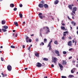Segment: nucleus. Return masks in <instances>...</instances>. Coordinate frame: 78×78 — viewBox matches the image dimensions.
Masks as SVG:
<instances>
[{
    "mask_svg": "<svg viewBox=\"0 0 78 78\" xmlns=\"http://www.w3.org/2000/svg\"><path fill=\"white\" fill-rule=\"evenodd\" d=\"M30 36H34V34H32V35H31Z\"/></svg>",
    "mask_w": 78,
    "mask_h": 78,
    "instance_id": "obj_61",
    "label": "nucleus"
},
{
    "mask_svg": "<svg viewBox=\"0 0 78 78\" xmlns=\"http://www.w3.org/2000/svg\"><path fill=\"white\" fill-rule=\"evenodd\" d=\"M61 28L62 30H66V29L65 28V27L62 26L61 27Z\"/></svg>",
    "mask_w": 78,
    "mask_h": 78,
    "instance_id": "obj_22",
    "label": "nucleus"
},
{
    "mask_svg": "<svg viewBox=\"0 0 78 78\" xmlns=\"http://www.w3.org/2000/svg\"><path fill=\"white\" fill-rule=\"evenodd\" d=\"M61 77L62 78H66V76H62Z\"/></svg>",
    "mask_w": 78,
    "mask_h": 78,
    "instance_id": "obj_41",
    "label": "nucleus"
},
{
    "mask_svg": "<svg viewBox=\"0 0 78 78\" xmlns=\"http://www.w3.org/2000/svg\"><path fill=\"white\" fill-rule=\"evenodd\" d=\"M72 56H71L70 57H69V59H72Z\"/></svg>",
    "mask_w": 78,
    "mask_h": 78,
    "instance_id": "obj_49",
    "label": "nucleus"
},
{
    "mask_svg": "<svg viewBox=\"0 0 78 78\" xmlns=\"http://www.w3.org/2000/svg\"><path fill=\"white\" fill-rule=\"evenodd\" d=\"M47 40L46 39V38H45L44 39V43H46L47 42Z\"/></svg>",
    "mask_w": 78,
    "mask_h": 78,
    "instance_id": "obj_31",
    "label": "nucleus"
},
{
    "mask_svg": "<svg viewBox=\"0 0 78 78\" xmlns=\"http://www.w3.org/2000/svg\"><path fill=\"white\" fill-rule=\"evenodd\" d=\"M19 16L20 18H22V17H23V15H22V14H19Z\"/></svg>",
    "mask_w": 78,
    "mask_h": 78,
    "instance_id": "obj_27",
    "label": "nucleus"
},
{
    "mask_svg": "<svg viewBox=\"0 0 78 78\" xmlns=\"http://www.w3.org/2000/svg\"><path fill=\"white\" fill-rule=\"evenodd\" d=\"M42 13H40L38 14L39 17H40L41 19H43V18H45V16H42Z\"/></svg>",
    "mask_w": 78,
    "mask_h": 78,
    "instance_id": "obj_1",
    "label": "nucleus"
},
{
    "mask_svg": "<svg viewBox=\"0 0 78 78\" xmlns=\"http://www.w3.org/2000/svg\"><path fill=\"white\" fill-rule=\"evenodd\" d=\"M75 70H76V68H74L72 69L74 72L75 71Z\"/></svg>",
    "mask_w": 78,
    "mask_h": 78,
    "instance_id": "obj_36",
    "label": "nucleus"
},
{
    "mask_svg": "<svg viewBox=\"0 0 78 78\" xmlns=\"http://www.w3.org/2000/svg\"><path fill=\"white\" fill-rule=\"evenodd\" d=\"M63 53L64 55H66V54H67V52L66 51H63Z\"/></svg>",
    "mask_w": 78,
    "mask_h": 78,
    "instance_id": "obj_32",
    "label": "nucleus"
},
{
    "mask_svg": "<svg viewBox=\"0 0 78 78\" xmlns=\"http://www.w3.org/2000/svg\"><path fill=\"white\" fill-rule=\"evenodd\" d=\"M51 67H54V65H53V64L51 65Z\"/></svg>",
    "mask_w": 78,
    "mask_h": 78,
    "instance_id": "obj_48",
    "label": "nucleus"
},
{
    "mask_svg": "<svg viewBox=\"0 0 78 78\" xmlns=\"http://www.w3.org/2000/svg\"><path fill=\"white\" fill-rule=\"evenodd\" d=\"M31 48V47L30 46L28 48V50H30V49Z\"/></svg>",
    "mask_w": 78,
    "mask_h": 78,
    "instance_id": "obj_51",
    "label": "nucleus"
},
{
    "mask_svg": "<svg viewBox=\"0 0 78 78\" xmlns=\"http://www.w3.org/2000/svg\"><path fill=\"white\" fill-rule=\"evenodd\" d=\"M38 6L39 7V8H42L44 7V5L42 4H40L38 5Z\"/></svg>",
    "mask_w": 78,
    "mask_h": 78,
    "instance_id": "obj_9",
    "label": "nucleus"
},
{
    "mask_svg": "<svg viewBox=\"0 0 78 78\" xmlns=\"http://www.w3.org/2000/svg\"><path fill=\"white\" fill-rule=\"evenodd\" d=\"M10 7L11 8H13L14 7V4H11L10 5Z\"/></svg>",
    "mask_w": 78,
    "mask_h": 78,
    "instance_id": "obj_16",
    "label": "nucleus"
},
{
    "mask_svg": "<svg viewBox=\"0 0 78 78\" xmlns=\"http://www.w3.org/2000/svg\"><path fill=\"white\" fill-rule=\"evenodd\" d=\"M25 45H23V48H25Z\"/></svg>",
    "mask_w": 78,
    "mask_h": 78,
    "instance_id": "obj_47",
    "label": "nucleus"
},
{
    "mask_svg": "<svg viewBox=\"0 0 78 78\" xmlns=\"http://www.w3.org/2000/svg\"><path fill=\"white\" fill-rule=\"evenodd\" d=\"M68 45L70 47H71V46L72 45V41H70L68 42Z\"/></svg>",
    "mask_w": 78,
    "mask_h": 78,
    "instance_id": "obj_7",
    "label": "nucleus"
},
{
    "mask_svg": "<svg viewBox=\"0 0 78 78\" xmlns=\"http://www.w3.org/2000/svg\"><path fill=\"white\" fill-rule=\"evenodd\" d=\"M13 11H17V8H15L13 9Z\"/></svg>",
    "mask_w": 78,
    "mask_h": 78,
    "instance_id": "obj_35",
    "label": "nucleus"
},
{
    "mask_svg": "<svg viewBox=\"0 0 78 78\" xmlns=\"http://www.w3.org/2000/svg\"><path fill=\"white\" fill-rule=\"evenodd\" d=\"M40 35L41 37H42V34L41 33V32H40Z\"/></svg>",
    "mask_w": 78,
    "mask_h": 78,
    "instance_id": "obj_52",
    "label": "nucleus"
},
{
    "mask_svg": "<svg viewBox=\"0 0 78 78\" xmlns=\"http://www.w3.org/2000/svg\"><path fill=\"white\" fill-rule=\"evenodd\" d=\"M52 42H53V40H52V39H51V40L50 41V42L49 43V44L48 45V47L51 46V43Z\"/></svg>",
    "mask_w": 78,
    "mask_h": 78,
    "instance_id": "obj_8",
    "label": "nucleus"
},
{
    "mask_svg": "<svg viewBox=\"0 0 78 78\" xmlns=\"http://www.w3.org/2000/svg\"><path fill=\"white\" fill-rule=\"evenodd\" d=\"M59 3V1L58 0H56L54 2V5H57Z\"/></svg>",
    "mask_w": 78,
    "mask_h": 78,
    "instance_id": "obj_10",
    "label": "nucleus"
},
{
    "mask_svg": "<svg viewBox=\"0 0 78 78\" xmlns=\"http://www.w3.org/2000/svg\"><path fill=\"white\" fill-rule=\"evenodd\" d=\"M7 69L10 72L11 71V70H12V67H11V65H8L7 66Z\"/></svg>",
    "mask_w": 78,
    "mask_h": 78,
    "instance_id": "obj_2",
    "label": "nucleus"
},
{
    "mask_svg": "<svg viewBox=\"0 0 78 78\" xmlns=\"http://www.w3.org/2000/svg\"><path fill=\"white\" fill-rule=\"evenodd\" d=\"M1 75H2V76L3 77H5V76H7V74H3V73H1Z\"/></svg>",
    "mask_w": 78,
    "mask_h": 78,
    "instance_id": "obj_15",
    "label": "nucleus"
},
{
    "mask_svg": "<svg viewBox=\"0 0 78 78\" xmlns=\"http://www.w3.org/2000/svg\"><path fill=\"white\" fill-rule=\"evenodd\" d=\"M71 15L72 16H75V15H74V14H73V13H71Z\"/></svg>",
    "mask_w": 78,
    "mask_h": 78,
    "instance_id": "obj_46",
    "label": "nucleus"
},
{
    "mask_svg": "<svg viewBox=\"0 0 78 78\" xmlns=\"http://www.w3.org/2000/svg\"><path fill=\"white\" fill-rule=\"evenodd\" d=\"M62 40H64L65 39H64V36H63L62 38Z\"/></svg>",
    "mask_w": 78,
    "mask_h": 78,
    "instance_id": "obj_43",
    "label": "nucleus"
},
{
    "mask_svg": "<svg viewBox=\"0 0 78 78\" xmlns=\"http://www.w3.org/2000/svg\"><path fill=\"white\" fill-rule=\"evenodd\" d=\"M46 28L48 30L46 32V34H48V33H50V29H49V28L48 27H46Z\"/></svg>",
    "mask_w": 78,
    "mask_h": 78,
    "instance_id": "obj_11",
    "label": "nucleus"
},
{
    "mask_svg": "<svg viewBox=\"0 0 78 78\" xmlns=\"http://www.w3.org/2000/svg\"><path fill=\"white\" fill-rule=\"evenodd\" d=\"M49 47V50H51V46H50V47Z\"/></svg>",
    "mask_w": 78,
    "mask_h": 78,
    "instance_id": "obj_37",
    "label": "nucleus"
},
{
    "mask_svg": "<svg viewBox=\"0 0 78 78\" xmlns=\"http://www.w3.org/2000/svg\"><path fill=\"white\" fill-rule=\"evenodd\" d=\"M44 78H48V77H47V76H44Z\"/></svg>",
    "mask_w": 78,
    "mask_h": 78,
    "instance_id": "obj_64",
    "label": "nucleus"
},
{
    "mask_svg": "<svg viewBox=\"0 0 78 78\" xmlns=\"http://www.w3.org/2000/svg\"><path fill=\"white\" fill-rule=\"evenodd\" d=\"M55 53L56 54H57V56H60V55L59 54V51L56 50L55 51Z\"/></svg>",
    "mask_w": 78,
    "mask_h": 78,
    "instance_id": "obj_6",
    "label": "nucleus"
},
{
    "mask_svg": "<svg viewBox=\"0 0 78 78\" xmlns=\"http://www.w3.org/2000/svg\"><path fill=\"white\" fill-rule=\"evenodd\" d=\"M19 6H20V8H22V7L23 5H22V4H20Z\"/></svg>",
    "mask_w": 78,
    "mask_h": 78,
    "instance_id": "obj_34",
    "label": "nucleus"
},
{
    "mask_svg": "<svg viewBox=\"0 0 78 78\" xmlns=\"http://www.w3.org/2000/svg\"><path fill=\"white\" fill-rule=\"evenodd\" d=\"M68 7L70 9L72 10V5H69Z\"/></svg>",
    "mask_w": 78,
    "mask_h": 78,
    "instance_id": "obj_21",
    "label": "nucleus"
},
{
    "mask_svg": "<svg viewBox=\"0 0 78 78\" xmlns=\"http://www.w3.org/2000/svg\"><path fill=\"white\" fill-rule=\"evenodd\" d=\"M23 24H25V22H23Z\"/></svg>",
    "mask_w": 78,
    "mask_h": 78,
    "instance_id": "obj_62",
    "label": "nucleus"
},
{
    "mask_svg": "<svg viewBox=\"0 0 78 78\" xmlns=\"http://www.w3.org/2000/svg\"><path fill=\"white\" fill-rule=\"evenodd\" d=\"M71 23L72 24H73V25H74V26H75L76 25V23H74L73 21H72Z\"/></svg>",
    "mask_w": 78,
    "mask_h": 78,
    "instance_id": "obj_28",
    "label": "nucleus"
},
{
    "mask_svg": "<svg viewBox=\"0 0 78 78\" xmlns=\"http://www.w3.org/2000/svg\"><path fill=\"white\" fill-rule=\"evenodd\" d=\"M68 33V32L66 31V32H64L63 33H65V34H66V33Z\"/></svg>",
    "mask_w": 78,
    "mask_h": 78,
    "instance_id": "obj_55",
    "label": "nucleus"
},
{
    "mask_svg": "<svg viewBox=\"0 0 78 78\" xmlns=\"http://www.w3.org/2000/svg\"><path fill=\"white\" fill-rule=\"evenodd\" d=\"M69 39H72V37H69Z\"/></svg>",
    "mask_w": 78,
    "mask_h": 78,
    "instance_id": "obj_57",
    "label": "nucleus"
},
{
    "mask_svg": "<svg viewBox=\"0 0 78 78\" xmlns=\"http://www.w3.org/2000/svg\"><path fill=\"white\" fill-rule=\"evenodd\" d=\"M74 78V76L73 75H69L68 76V78Z\"/></svg>",
    "mask_w": 78,
    "mask_h": 78,
    "instance_id": "obj_19",
    "label": "nucleus"
},
{
    "mask_svg": "<svg viewBox=\"0 0 78 78\" xmlns=\"http://www.w3.org/2000/svg\"><path fill=\"white\" fill-rule=\"evenodd\" d=\"M61 24L62 26H64L65 25V23H62Z\"/></svg>",
    "mask_w": 78,
    "mask_h": 78,
    "instance_id": "obj_42",
    "label": "nucleus"
},
{
    "mask_svg": "<svg viewBox=\"0 0 78 78\" xmlns=\"http://www.w3.org/2000/svg\"><path fill=\"white\" fill-rule=\"evenodd\" d=\"M27 69H28V68H25L24 69V70H27Z\"/></svg>",
    "mask_w": 78,
    "mask_h": 78,
    "instance_id": "obj_59",
    "label": "nucleus"
},
{
    "mask_svg": "<svg viewBox=\"0 0 78 78\" xmlns=\"http://www.w3.org/2000/svg\"><path fill=\"white\" fill-rule=\"evenodd\" d=\"M43 6H44V8H48V5L47 4H44V5H43Z\"/></svg>",
    "mask_w": 78,
    "mask_h": 78,
    "instance_id": "obj_12",
    "label": "nucleus"
},
{
    "mask_svg": "<svg viewBox=\"0 0 78 78\" xmlns=\"http://www.w3.org/2000/svg\"><path fill=\"white\" fill-rule=\"evenodd\" d=\"M71 73H74V72H75L73 70H72V69L71 70Z\"/></svg>",
    "mask_w": 78,
    "mask_h": 78,
    "instance_id": "obj_40",
    "label": "nucleus"
},
{
    "mask_svg": "<svg viewBox=\"0 0 78 78\" xmlns=\"http://www.w3.org/2000/svg\"><path fill=\"white\" fill-rule=\"evenodd\" d=\"M2 30L3 31V32H6V31H7V30L3 28L2 29Z\"/></svg>",
    "mask_w": 78,
    "mask_h": 78,
    "instance_id": "obj_26",
    "label": "nucleus"
},
{
    "mask_svg": "<svg viewBox=\"0 0 78 78\" xmlns=\"http://www.w3.org/2000/svg\"><path fill=\"white\" fill-rule=\"evenodd\" d=\"M29 42H31V39H30L29 40Z\"/></svg>",
    "mask_w": 78,
    "mask_h": 78,
    "instance_id": "obj_44",
    "label": "nucleus"
},
{
    "mask_svg": "<svg viewBox=\"0 0 78 78\" xmlns=\"http://www.w3.org/2000/svg\"><path fill=\"white\" fill-rule=\"evenodd\" d=\"M35 55L37 57H39V54L37 53H35Z\"/></svg>",
    "mask_w": 78,
    "mask_h": 78,
    "instance_id": "obj_24",
    "label": "nucleus"
},
{
    "mask_svg": "<svg viewBox=\"0 0 78 78\" xmlns=\"http://www.w3.org/2000/svg\"><path fill=\"white\" fill-rule=\"evenodd\" d=\"M54 61H53L54 62V63H56V61H57V58L55 57L54 58Z\"/></svg>",
    "mask_w": 78,
    "mask_h": 78,
    "instance_id": "obj_18",
    "label": "nucleus"
},
{
    "mask_svg": "<svg viewBox=\"0 0 78 78\" xmlns=\"http://www.w3.org/2000/svg\"><path fill=\"white\" fill-rule=\"evenodd\" d=\"M14 25H15L16 26V27H18L19 25L18 24V23H17V22H14Z\"/></svg>",
    "mask_w": 78,
    "mask_h": 78,
    "instance_id": "obj_17",
    "label": "nucleus"
},
{
    "mask_svg": "<svg viewBox=\"0 0 78 78\" xmlns=\"http://www.w3.org/2000/svg\"><path fill=\"white\" fill-rule=\"evenodd\" d=\"M44 45V43L43 42H41V43L40 44V45Z\"/></svg>",
    "mask_w": 78,
    "mask_h": 78,
    "instance_id": "obj_33",
    "label": "nucleus"
},
{
    "mask_svg": "<svg viewBox=\"0 0 78 78\" xmlns=\"http://www.w3.org/2000/svg\"><path fill=\"white\" fill-rule=\"evenodd\" d=\"M41 3H42L43 4H44L45 3V2H44L43 1H42L41 2Z\"/></svg>",
    "mask_w": 78,
    "mask_h": 78,
    "instance_id": "obj_39",
    "label": "nucleus"
},
{
    "mask_svg": "<svg viewBox=\"0 0 78 78\" xmlns=\"http://www.w3.org/2000/svg\"><path fill=\"white\" fill-rule=\"evenodd\" d=\"M72 62L73 63H75V60L74 59H73L72 60Z\"/></svg>",
    "mask_w": 78,
    "mask_h": 78,
    "instance_id": "obj_38",
    "label": "nucleus"
},
{
    "mask_svg": "<svg viewBox=\"0 0 78 78\" xmlns=\"http://www.w3.org/2000/svg\"><path fill=\"white\" fill-rule=\"evenodd\" d=\"M17 36H18V34H16V37H17Z\"/></svg>",
    "mask_w": 78,
    "mask_h": 78,
    "instance_id": "obj_54",
    "label": "nucleus"
},
{
    "mask_svg": "<svg viewBox=\"0 0 78 78\" xmlns=\"http://www.w3.org/2000/svg\"><path fill=\"white\" fill-rule=\"evenodd\" d=\"M58 64L59 67H60V70H62L63 69L62 68H63V66H62L61 64H60L59 63H58Z\"/></svg>",
    "mask_w": 78,
    "mask_h": 78,
    "instance_id": "obj_5",
    "label": "nucleus"
},
{
    "mask_svg": "<svg viewBox=\"0 0 78 78\" xmlns=\"http://www.w3.org/2000/svg\"><path fill=\"white\" fill-rule=\"evenodd\" d=\"M37 41H39V39H36V41L37 42Z\"/></svg>",
    "mask_w": 78,
    "mask_h": 78,
    "instance_id": "obj_56",
    "label": "nucleus"
},
{
    "mask_svg": "<svg viewBox=\"0 0 78 78\" xmlns=\"http://www.w3.org/2000/svg\"><path fill=\"white\" fill-rule=\"evenodd\" d=\"M54 44H56V45H58V41H54Z\"/></svg>",
    "mask_w": 78,
    "mask_h": 78,
    "instance_id": "obj_29",
    "label": "nucleus"
},
{
    "mask_svg": "<svg viewBox=\"0 0 78 78\" xmlns=\"http://www.w3.org/2000/svg\"><path fill=\"white\" fill-rule=\"evenodd\" d=\"M2 25H4V24H5L6 23V21L5 20H3L2 21Z\"/></svg>",
    "mask_w": 78,
    "mask_h": 78,
    "instance_id": "obj_14",
    "label": "nucleus"
},
{
    "mask_svg": "<svg viewBox=\"0 0 78 78\" xmlns=\"http://www.w3.org/2000/svg\"><path fill=\"white\" fill-rule=\"evenodd\" d=\"M74 42H75V41H74V40H73V43H74Z\"/></svg>",
    "mask_w": 78,
    "mask_h": 78,
    "instance_id": "obj_60",
    "label": "nucleus"
},
{
    "mask_svg": "<svg viewBox=\"0 0 78 78\" xmlns=\"http://www.w3.org/2000/svg\"><path fill=\"white\" fill-rule=\"evenodd\" d=\"M1 61H3V58L1 57Z\"/></svg>",
    "mask_w": 78,
    "mask_h": 78,
    "instance_id": "obj_53",
    "label": "nucleus"
},
{
    "mask_svg": "<svg viewBox=\"0 0 78 78\" xmlns=\"http://www.w3.org/2000/svg\"><path fill=\"white\" fill-rule=\"evenodd\" d=\"M66 62L64 61H63V63L62 64V65H65V64H66Z\"/></svg>",
    "mask_w": 78,
    "mask_h": 78,
    "instance_id": "obj_23",
    "label": "nucleus"
},
{
    "mask_svg": "<svg viewBox=\"0 0 78 78\" xmlns=\"http://www.w3.org/2000/svg\"><path fill=\"white\" fill-rule=\"evenodd\" d=\"M68 18L69 20H70V18H69V17L68 16Z\"/></svg>",
    "mask_w": 78,
    "mask_h": 78,
    "instance_id": "obj_63",
    "label": "nucleus"
},
{
    "mask_svg": "<svg viewBox=\"0 0 78 78\" xmlns=\"http://www.w3.org/2000/svg\"><path fill=\"white\" fill-rule=\"evenodd\" d=\"M73 49L72 48H71L69 49V51H71V50H72V49Z\"/></svg>",
    "mask_w": 78,
    "mask_h": 78,
    "instance_id": "obj_50",
    "label": "nucleus"
},
{
    "mask_svg": "<svg viewBox=\"0 0 78 78\" xmlns=\"http://www.w3.org/2000/svg\"><path fill=\"white\" fill-rule=\"evenodd\" d=\"M2 27L3 28H4L5 29H8V26H2Z\"/></svg>",
    "mask_w": 78,
    "mask_h": 78,
    "instance_id": "obj_20",
    "label": "nucleus"
},
{
    "mask_svg": "<svg viewBox=\"0 0 78 78\" xmlns=\"http://www.w3.org/2000/svg\"><path fill=\"white\" fill-rule=\"evenodd\" d=\"M11 48H15L16 47L13 45H11L10 46Z\"/></svg>",
    "mask_w": 78,
    "mask_h": 78,
    "instance_id": "obj_30",
    "label": "nucleus"
},
{
    "mask_svg": "<svg viewBox=\"0 0 78 78\" xmlns=\"http://www.w3.org/2000/svg\"><path fill=\"white\" fill-rule=\"evenodd\" d=\"M63 36H66V34L65 33H63Z\"/></svg>",
    "mask_w": 78,
    "mask_h": 78,
    "instance_id": "obj_58",
    "label": "nucleus"
},
{
    "mask_svg": "<svg viewBox=\"0 0 78 78\" xmlns=\"http://www.w3.org/2000/svg\"><path fill=\"white\" fill-rule=\"evenodd\" d=\"M43 31V29H40V31L41 32V31Z\"/></svg>",
    "mask_w": 78,
    "mask_h": 78,
    "instance_id": "obj_45",
    "label": "nucleus"
},
{
    "mask_svg": "<svg viewBox=\"0 0 78 78\" xmlns=\"http://www.w3.org/2000/svg\"><path fill=\"white\" fill-rule=\"evenodd\" d=\"M30 39V37H27L26 39L27 42H28V40H29V39Z\"/></svg>",
    "mask_w": 78,
    "mask_h": 78,
    "instance_id": "obj_13",
    "label": "nucleus"
},
{
    "mask_svg": "<svg viewBox=\"0 0 78 78\" xmlns=\"http://www.w3.org/2000/svg\"><path fill=\"white\" fill-rule=\"evenodd\" d=\"M36 66L38 67H42V64L39 62H38L36 64Z\"/></svg>",
    "mask_w": 78,
    "mask_h": 78,
    "instance_id": "obj_4",
    "label": "nucleus"
},
{
    "mask_svg": "<svg viewBox=\"0 0 78 78\" xmlns=\"http://www.w3.org/2000/svg\"><path fill=\"white\" fill-rule=\"evenodd\" d=\"M43 60H44V61H47L48 60V59L46 58H44L43 59Z\"/></svg>",
    "mask_w": 78,
    "mask_h": 78,
    "instance_id": "obj_25",
    "label": "nucleus"
},
{
    "mask_svg": "<svg viewBox=\"0 0 78 78\" xmlns=\"http://www.w3.org/2000/svg\"><path fill=\"white\" fill-rule=\"evenodd\" d=\"M77 10V8H76V7H73L72 12H73V13H74V14H75V11H76Z\"/></svg>",
    "mask_w": 78,
    "mask_h": 78,
    "instance_id": "obj_3",
    "label": "nucleus"
}]
</instances>
